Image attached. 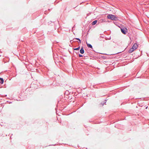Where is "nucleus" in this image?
Masks as SVG:
<instances>
[{
	"instance_id": "0eeeda50",
	"label": "nucleus",
	"mask_w": 149,
	"mask_h": 149,
	"mask_svg": "<svg viewBox=\"0 0 149 149\" xmlns=\"http://www.w3.org/2000/svg\"><path fill=\"white\" fill-rule=\"evenodd\" d=\"M86 44H87V46L88 47H90V48H92V46L91 44H87V43H86Z\"/></svg>"
},
{
	"instance_id": "423d86ee",
	"label": "nucleus",
	"mask_w": 149,
	"mask_h": 149,
	"mask_svg": "<svg viewBox=\"0 0 149 149\" xmlns=\"http://www.w3.org/2000/svg\"><path fill=\"white\" fill-rule=\"evenodd\" d=\"M0 80H1L0 83H1V84H3L4 81L3 79L2 78H0Z\"/></svg>"
},
{
	"instance_id": "f03ea898",
	"label": "nucleus",
	"mask_w": 149,
	"mask_h": 149,
	"mask_svg": "<svg viewBox=\"0 0 149 149\" xmlns=\"http://www.w3.org/2000/svg\"><path fill=\"white\" fill-rule=\"evenodd\" d=\"M107 17L108 18L112 20H116L118 19L117 17L116 16L112 15H108Z\"/></svg>"
},
{
	"instance_id": "9b49d317",
	"label": "nucleus",
	"mask_w": 149,
	"mask_h": 149,
	"mask_svg": "<svg viewBox=\"0 0 149 149\" xmlns=\"http://www.w3.org/2000/svg\"><path fill=\"white\" fill-rule=\"evenodd\" d=\"M147 108H148V107H146V109H147Z\"/></svg>"
},
{
	"instance_id": "7ed1b4c3",
	"label": "nucleus",
	"mask_w": 149,
	"mask_h": 149,
	"mask_svg": "<svg viewBox=\"0 0 149 149\" xmlns=\"http://www.w3.org/2000/svg\"><path fill=\"white\" fill-rule=\"evenodd\" d=\"M121 32L124 34H125L127 32V30L126 28H121Z\"/></svg>"
},
{
	"instance_id": "9d476101",
	"label": "nucleus",
	"mask_w": 149,
	"mask_h": 149,
	"mask_svg": "<svg viewBox=\"0 0 149 149\" xmlns=\"http://www.w3.org/2000/svg\"><path fill=\"white\" fill-rule=\"evenodd\" d=\"M79 56L80 57H82V55L79 54Z\"/></svg>"
},
{
	"instance_id": "6e6552de",
	"label": "nucleus",
	"mask_w": 149,
	"mask_h": 149,
	"mask_svg": "<svg viewBox=\"0 0 149 149\" xmlns=\"http://www.w3.org/2000/svg\"><path fill=\"white\" fill-rule=\"evenodd\" d=\"M80 47H78L77 48H75L74 49V50H78L79 49H80Z\"/></svg>"
},
{
	"instance_id": "1a4fd4ad",
	"label": "nucleus",
	"mask_w": 149,
	"mask_h": 149,
	"mask_svg": "<svg viewBox=\"0 0 149 149\" xmlns=\"http://www.w3.org/2000/svg\"><path fill=\"white\" fill-rule=\"evenodd\" d=\"M76 39H77V40H79V42L80 43H81V40H80L79 39V38H76Z\"/></svg>"
},
{
	"instance_id": "20e7f679",
	"label": "nucleus",
	"mask_w": 149,
	"mask_h": 149,
	"mask_svg": "<svg viewBox=\"0 0 149 149\" xmlns=\"http://www.w3.org/2000/svg\"><path fill=\"white\" fill-rule=\"evenodd\" d=\"M80 53L81 54H83L84 53V50L83 47H82L80 51Z\"/></svg>"
},
{
	"instance_id": "39448f33",
	"label": "nucleus",
	"mask_w": 149,
	"mask_h": 149,
	"mask_svg": "<svg viewBox=\"0 0 149 149\" xmlns=\"http://www.w3.org/2000/svg\"><path fill=\"white\" fill-rule=\"evenodd\" d=\"M97 22V20H95V21H94L92 23V25H95V24H96Z\"/></svg>"
},
{
	"instance_id": "f257e3e1",
	"label": "nucleus",
	"mask_w": 149,
	"mask_h": 149,
	"mask_svg": "<svg viewBox=\"0 0 149 149\" xmlns=\"http://www.w3.org/2000/svg\"><path fill=\"white\" fill-rule=\"evenodd\" d=\"M138 45L136 44H134L133 46L129 50V52L130 53H131L135 50L138 47Z\"/></svg>"
}]
</instances>
